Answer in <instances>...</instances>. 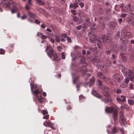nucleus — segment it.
Instances as JSON below:
<instances>
[{
	"label": "nucleus",
	"instance_id": "f257e3e1",
	"mask_svg": "<svg viewBox=\"0 0 134 134\" xmlns=\"http://www.w3.org/2000/svg\"><path fill=\"white\" fill-rule=\"evenodd\" d=\"M105 111L108 113H112L113 114V119L115 123H116L118 118V110L115 107H106Z\"/></svg>",
	"mask_w": 134,
	"mask_h": 134
},
{
	"label": "nucleus",
	"instance_id": "f03ea898",
	"mask_svg": "<svg viewBox=\"0 0 134 134\" xmlns=\"http://www.w3.org/2000/svg\"><path fill=\"white\" fill-rule=\"evenodd\" d=\"M47 53L48 55L50 58H51L52 55H53V60L54 61L58 60V56L56 53H53V50L51 48V46L47 45L45 50Z\"/></svg>",
	"mask_w": 134,
	"mask_h": 134
},
{
	"label": "nucleus",
	"instance_id": "7ed1b4c3",
	"mask_svg": "<svg viewBox=\"0 0 134 134\" xmlns=\"http://www.w3.org/2000/svg\"><path fill=\"white\" fill-rule=\"evenodd\" d=\"M120 7L121 10L124 12H126L128 11L133 12L134 11L133 7L131 5L130 3L128 4H127L122 3L120 5Z\"/></svg>",
	"mask_w": 134,
	"mask_h": 134
},
{
	"label": "nucleus",
	"instance_id": "20e7f679",
	"mask_svg": "<svg viewBox=\"0 0 134 134\" xmlns=\"http://www.w3.org/2000/svg\"><path fill=\"white\" fill-rule=\"evenodd\" d=\"M3 0V2H2V3H5L3 5V6L4 7L9 8L10 4L12 3V4L13 5H14V4H14V2L11 0H10L9 1V0ZM16 7L15 6H13V8L11 10V12L12 13H14L16 11Z\"/></svg>",
	"mask_w": 134,
	"mask_h": 134
},
{
	"label": "nucleus",
	"instance_id": "39448f33",
	"mask_svg": "<svg viewBox=\"0 0 134 134\" xmlns=\"http://www.w3.org/2000/svg\"><path fill=\"white\" fill-rule=\"evenodd\" d=\"M123 74L125 76H127L129 78L130 80L132 81H133V80L134 77V75H133L134 72L131 69L129 70L128 72V75L127 76V73L126 71H123Z\"/></svg>",
	"mask_w": 134,
	"mask_h": 134
},
{
	"label": "nucleus",
	"instance_id": "423d86ee",
	"mask_svg": "<svg viewBox=\"0 0 134 134\" xmlns=\"http://www.w3.org/2000/svg\"><path fill=\"white\" fill-rule=\"evenodd\" d=\"M88 35L90 37L89 40L91 42L94 43L97 40L96 36L94 34H92V32L88 33Z\"/></svg>",
	"mask_w": 134,
	"mask_h": 134
},
{
	"label": "nucleus",
	"instance_id": "0eeeda50",
	"mask_svg": "<svg viewBox=\"0 0 134 134\" xmlns=\"http://www.w3.org/2000/svg\"><path fill=\"white\" fill-rule=\"evenodd\" d=\"M83 68L82 67L81 68L80 70L82 72V76L84 77L85 78H86L87 77H88L90 76L91 75L89 74H87L86 72L87 71L86 70V68L84 66L83 67Z\"/></svg>",
	"mask_w": 134,
	"mask_h": 134
},
{
	"label": "nucleus",
	"instance_id": "6e6552de",
	"mask_svg": "<svg viewBox=\"0 0 134 134\" xmlns=\"http://www.w3.org/2000/svg\"><path fill=\"white\" fill-rule=\"evenodd\" d=\"M97 75L99 79H102L105 82L107 81L108 80V77L107 76H104L102 73L98 72L97 74Z\"/></svg>",
	"mask_w": 134,
	"mask_h": 134
},
{
	"label": "nucleus",
	"instance_id": "1a4fd4ad",
	"mask_svg": "<svg viewBox=\"0 0 134 134\" xmlns=\"http://www.w3.org/2000/svg\"><path fill=\"white\" fill-rule=\"evenodd\" d=\"M43 125L46 126H48L53 130L55 129V127H53V124L49 121H44L43 123Z\"/></svg>",
	"mask_w": 134,
	"mask_h": 134
},
{
	"label": "nucleus",
	"instance_id": "9d476101",
	"mask_svg": "<svg viewBox=\"0 0 134 134\" xmlns=\"http://www.w3.org/2000/svg\"><path fill=\"white\" fill-rule=\"evenodd\" d=\"M102 39L103 42L104 43L107 42L108 43H110L111 41L110 37L108 36L107 37L105 35L103 36Z\"/></svg>",
	"mask_w": 134,
	"mask_h": 134
},
{
	"label": "nucleus",
	"instance_id": "9b49d317",
	"mask_svg": "<svg viewBox=\"0 0 134 134\" xmlns=\"http://www.w3.org/2000/svg\"><path fill=\"white\" fill-rule=\"evenodd\" d=\"M114 77L116 81L119 82L122 79V76L118 74H116L114 75Z\"/></svg>",
	"mask_w": 134,
	"mask_h": 134
},
{
	"label": "nucleus",
	"instance_id": "f8f14e48",
	"mask_svg": "<svg viewBox=\"0 0 134 134\" xmlns=\"http://www.w3.org/2000/svg\"><path fill=\"white\" fill-rule=\"evenodd\" d=\"M104 91L103 94L104 95L105 97H108L109 95V89L108 87H104Z\"/></svg>",
	"mask_w": 134,
	"mask_h": 134
},
{
	"label": "nucleus",
	"instance_id": "ddd939ff",
	"mask_svg": "<svg viewBox=\"0 0 134 134\" xmlns=\"http://www.w3.org/2000/svg\"><path fill=\"white\" fill-rule=\"evenodd\" d=\"M30 86H31V92L32 93L35 95L36 98L37 96V95L39 93V91L38 90H35L34 92H33L32 91V88L33 87L34 85H32V84L31 83L30 84Z\"/></svg>",
	"mask_w": 134,
	"mask_h": 134
},
{
	"label": "nucleus",
	"instance_id": "4468645a",
	"mask_svg": "<svg viewBox=\"0 0 134 134\" xmlns=\"http://www.w3.org/2000/svg\"><path fill=\"white\" fill-rule=\"evenodd\" d=\"M109 25L110 27L113 29H115L117 26V23L115 22H109Z\"/></svg>",
	"mask_w": 134,
	"mask_h": 134
},
{
	"label": "nucleus",
	"instance_id": "2eb2a0df",
	"mask_svg": "<svg viewBox=\"0 0 134 134\" xmlns=\"http://www.w3.org/2000/svg\"><path fill=\"white\" fill-rule=\"evenodd\" d=\"M76 2L77 1V0H75ZM78 6V3L76 2V3L74 4L72 3H71L69 5V7L70 8H73L74 9H75L77 8Z\"/></svg>",
	"mask_w": 134,
	"mask_h": 134
},
{
	"label": "nucleus",
	"instance_id": "dca6fc26",
	"mask_svg": "<svg viewBox=\"0 0 134 134\" xmlns=\"http://www.w3.org/2000/svg\"><path fill=\"white\" fill-rule=\"evenodd\" d=\"M92 94L98 98H100L101 97V96L97 93L94 90H93L92 91Z\"/></svg>",
	"mask_w": 134,
	"mask_h": 134
},
{
	"label": "nucleus",
	"instance_id": "f3484780",
	"mask_svg": "<svg viewBox=\"0 0 134 134\" xmlns=\"http://www.w3.org/2000/svg\"><path fill=\"white\" fill-rule=\"evenodd\" d=\"M126 21L128 23L131 25L132 26H134V22L131 19H129V18H127Z\"/></svg>",
	"mask_w": 134,
	"mask_h": 134
},
{
	"label": "nucleus",
	"instance_id": "a211bd4d",
	"mask_svg": "<svg viewBox=\"0 0 134 134\" xmlns=\"http://www.w3.org/2000/svg\"><path fill=\"white\" fill-rule=\"evenodd\" d=\"M118 132V130L115 127H114L112 130L111 132H110V133L111 134H115ZM108 134H109L110 133L108 131Z\"/></svg>",
	"mask_w": 134,
	"mask_h": 134
},
{
	"label": "nucleus",
	"instance_id": "6ab92c4d",
	"mask_svg": "<svg viewBox=\"0 0 134 134\" xmlns=\"http://www.w3.org/2000/svg\"><path fill=\"white\" fill-rule=\"evenodd\" d=\"M94 77H92L91 79L90 80L89 86L90 87L92 85H93L94 83Z\"/></svg>",
	"mask_w": 134,
	"mask_h": 134
},
{
	"label": "nucleus",
	"instance_id": "aec40b11",
	"mask_svg": "<svg viewBox=\"0 0 134 134\" xmlns=\"http://www.w3.org/2000/svg\"><path fill=\"white\" fill-rule=\"evenodd\" d=\"M124 34L128 38H131L132 36L131 34L128 32H126Z\"/></svg>",
	"mask_w": 134,
	"mask_h": 134
},
{
	"label": "nucleus",
	"instance_id": "412c9836",
	"mask_svg": "<svg viewBox=\"0 0 134 134\" xmlns=\"http://www.w3.org/2000/svg\"><path fill=\"white\" fill-rule=\"evenodd\" d=\"M120 40L121 42H124L123 43H125V44L127 43L128 42L124 38V36L123 37H121L120 38Z\"/></svg>",
	"mask_w": 134,
	"mask_h": 134
},
{
	"label": "nucleus",
	"instance_id": "4be33fe9",
	"mask_svg": "<svg viewBox=\"0 0 134 134\" xmlns=\"http://www.w3.org/2000/svg\"><path fill=\"white\" fill-rule=\"evenodd\" d=\"M60 36L59 35H56L55 36V41L58 43H59L60 42Z\"/></svg>",
	"mask_w": 134,
	"mask_h": 134
},
{
	"label": "nucleus",
	"instance_id": "5701e85b",
	"mask_svg": "<svg viewBox=\"0 0 134 134\" xmlns=\"http://www.w3.org/2000/svg\"><path fill=\"white\" fill-rule=\"evenodd\" d=\"M121 56L122 59L124 62H125L126 60V57H125V55L123 53H122L121 54Z\"/></svg>",
	"mask_w": 134,
	"mask_h": 134
},
{
	"label": "nucleus",
	"instance_id": "b1692460",
	"mask_svg": "<svg viewBox=\"0 0 134 134\" xmlns=\"http://www.w3.org/2000/svg\"><path fill=\"white\" fill-rule=\"evenodd\" d=\"M129 17L127 18H129V19H133L134 18V15L132 13H130L129 14Z\"/></svg>",
	"mask_w": 134,
	"mask_h": 134
},
{
	"label": "nucleus",
	"instance_id": "393cba45",
	"mask_svg": "<svg viewBox=\"0 0 134 134\" xmlns=\"http://www.w3.org/2000/svg\"><path fill=\"white\" fill-rule=\"evenodd\" d=\"M112 51L114 52H116V51H115V48H113V50H112L111 49V50H110L109 51H107L106 52V54L107 55H109L110 54H111V52Z\"/></svg>",
	"mask_w": 134,
	"mask_h": 134
},
{
	"label": "nucleus",
	"instance_id": "a878e982",
	"mask_svg": "<svg viewBox=\"0 0 134 134\" xmlns=\"http://www.w3.org/2000/svg\"><path fill=\"white\" fill-rule=\"evenodd\" d=\"M120 119V120H121L122 124L124 125H125L126 123V119L124 118V117H123L122 116H121Z\"/></svg>",
	"mask_w": 134,
	"mask_h": 134
},
{
	"label": "nucleus",
	"instance_id": "bb28decb",
	"mask_svg": "<svg viewBox=\"0 0 134 134\" xmlns=\"http://www.w3.org/2000/svg\"><path fill=\"white\" fill-rule=\"evenodd\" d=\"M72 75V76L73 78V82L74 83H75L76 82L77 79L79 77L77 76H75H75H74L73 74Z\"/></svg>",
	"mask_w": 134,
	"mask_h": 134
},
{
	"label": "nucleus",
	"instance_id": "cd10ccee",
	"mask_svg": "<svg viewBox=\"0 0 134 134\" xmlns=\"http://www.w3.org/2000/svg\"><path fill=\"white\" fill-rule=\"evenodd\" d=\"M36 1L37 2L39 5H43L44 4V3L41 0H36Z\"/></svg>",
	"mask_w": 134,
	"mask_h": 134
},
{
	"label": "nucleus",
	"instance_id": "c85d7f7f",
	"mask_svg": "<svg viewBox=\"0 0 134 134\" xmlns=\"http://www.w3.org/2000/svg\"><path fill=\"white\" fill-rule=\"evenodd\" d=\"M28 15L31 18H33L34 16V15L33 13H31L30 12H28Z\"/></svg>",
	"mask_w": 134,
	"mask_h": 134
},
{
	"label": "nucleus",
	"instance_id": "c756f323",
	"mask_svg": "<svg viewBox=\"0 0 134 134\" xmlns=\"http://www.w3.org/2000/svg\"><path fill=\"white\" fill-rule=\"evenodd\" d=\"M43 97L41 96L38 97V100L40 102H43Z\"/></svg>",
	"mask_w": 134,
	"mask_h": 134
},
{
	"label": "nucleus",
	"instance_id": "7c9ffc66",
	"mask_svg": "<svg viewBox=\"0 0 134 134\" xmlns=\"http://www.w3.org/2000/svg\"><path fill=\"white\" fill-rule=\"evenodd\" d=\"M79 15L81 17H84V13L83 12L80 11L79 13Z\"/></svg>",
	"mask_w": 134,
	"mask_h": 134
},
{
	"label": "nucleus",
	"instance_id": "2f4dec72",
	"mask_svg": "<svg viewBox=\"0 0 134 134\" xmlns=\"http://www.w3.org/2000/svg\"><path fill=\"white\" fill-rule=\"evenodd\" d=\"M128 106L127 105H125L123 106H121V108L123 109H127L128 108Z\"/></svg>",
	"mask_w": 134,
	"mask_h": 134
},
{
	"label": "nucleus",
	"instance_id": "473e14b6",
	"mask_svg": "<svg viewBox=\"0 0 134 134\" xmlns=\"http://www.w3.org/2000/svg\"><path fill=\"white\" fill-rule=\"evenodd\" d=\"M120 96L121 98H122V101L123 102H125L126 100V97L123 95H121Z\"/></svg>",
	"mask_w": 134,
	"mask_h": 134
},
{
	"label": "nucleus",
	"instance_id": "72a5a7b5",
	"mask_svg": "<svg viewBox=\"0 0 134 134\" xmlns=\"http://www.w3.org/2000/svg\"><path fill=\"white\" fill-rule=\"evenodd\" d=\"M128 103L130 105H132L134 104L133 101L131 99L128 100Z\"/></svg>",
	"mask_w": 134,
	"mask_h": 134
},
{
	"label": "nucleus",
	"instance_id": "f704fd0d",
	"mask_svg": "<svg viewBox=\"0 0 134 134\" xmlns=\"http://www.w3.org/2000/svg\"><path fill=\"white\" fill-rule=\"evenodd\" d=\"M61 55L62 59H65V53L64 52H62L61 53Z\"/></svg>",
	"mask_w": 134,
	"mask_h": 134
},
{
	"label": "nucleus",
	"instance_id": "c9c22d12",
	"mask_svg": "<svg viewBox=\"0 0 134 134\" xmlns=\"http://www.w3.org/2000/svg\"><path fill=\"white\" fill-rule=\"evenodd\" d=\"M85 58L84 57H82L81 59V63H85Z\"/></svg>",
	"mask_w": 134,
	"mask_h": 134
},
{
	"label": "nucleus",
	"instance_id": "e433bc0d",
	"mask_svg": "<svg viewBox=\"0 0 134 134\" xmlns=\"http://www.w3.org/2000/svg\"><path fill=\"white\" fill-rule=\"evenodd\" d=\"M127 86V84H125L124 83H121V87L122 88L126 87Z\"/></svg>",
	"mask_w": 134,
	"mask_h": 134
},
{
	"label": "nucleus",
	"instance_id": "4c0bfd02",
	"mask_svg": "<svg viewBox=\"0 0 134 134\" xmlns=\"http://www.w3.org/2000/svg\"><path fill=\"white\" fill-rule=\"evenodd\" d=\"M111 101V99L110 98H107L106 100H104V102L105 103H107Z\"/></svg>",
	"mask_w": 134,
	"mask_h": 134
},
{
	"label": "nucleus",
	"instance_id": "58836bf2",
	"mask_svg": "<svg viewBox=\"0 0 134 134\" xmlns=\"http://www.w3.org/2000/svg\"><path fill=\"white\" fill-rule=\"evenodd\" d=\"M129 80V78L127 77L126 78L125 80V82L126 83V84H127L128 83Z\"/></svg>",
	"mask_w": 134,
	"mask_h": 134
},
{
	"label": "nucleus",
	"instance_id": "ea45409f",
	"mask_svg": "<svg viewBox=\"0 0 134 134\" xmlns=\"http://www.w3.org/2000/svg\"><path fill=\"white\" fill-rule=\"evenodd\" d=\"M49 41L51 43H54L55 42V41L53 39L50 38L49 37Z\"/></svg>",
	"mask_w": 134,
	"mask_h": 134
},
{
	"label": "nucleus",
	"instance_id": "a19ab883",
	"mask_svg": "<svg viewBox=\"0 0 134 134\" xmlns=\"http://www.w3.org/2000/svg\"><path fill=\"white\" fill-rule=\"evenodd\" d=\"M116 92L117 94H120L121 93V90L120 89H118L116 90Z\"/></svg>",
	"mask_w": 134,
	"mask_h": 134
},
{
	"label": "nucleus",
	"instance_id": "79ce46f5",
	"mask_svg": "<svg viewBox=\"0 0 134 134\" xmlns=\"http://www.w3.org/2000/svg\"><path fill=\"white\" fill-rule=\"evenodd\" d=\"M72 19L73 20L75 21H77L78 20L77 18L75 16H73L72 17Z\"/></svg>",
	"mask_w": 134,
	"mask_h": 134
},
{
	"label": "nucleus",
	"instance_id": "37998d69",
	"mask_svg": "<svg viewBox=\"0 0 134 134\" xmlns=\"http://www.w3.org/2000/svg\"><path fill=\"white\" fill-rule=\"evenodd\" d=\"M41 112L43 114H45L48 113L47 111L45 110H42L41 111Z\"/></svg>",
	"mask_w": 134,
	"mask_h": 134
},
{
	"label": "nucleus",
	"instance_id": "c03bdc74",
	"mask_svg": "<svg viewBox=\"0 0 134 134\" xmlns=\"http://www.w3.org/2000/svg\"><path fill=\"white\" fill-rule=\"evenodd\" d=\"M61 35L63 37L65 38L67 37V34L65 33L62 34H61Z\"/></svg>",
	"mask_w": 134,
	"mask_h": 134
},
{
	"label": "nucleus",
	"instance_id": "a18cd8bd",
	"mask_svg": "<svg viewBox=\"0 0 134 134\" xmlns=\"http://www.w3.org/2000/svg\"><path fill=\"white\" fill-rule=\"evenodd\" d=\"M66 39L67 41L69 42H71V38L69 37H67Z\"/></svg>",
	"mask_w": 134,
	"mask_h": 134
},
{
	"label": "nucleus",
	"instance_id": "49530a36",
	"mask_svg": "<svg viewBox=\"0 0 134 134\" xmlns=\"http://www.w3.org/2000/svg\"><path fill=\"white\" fill-rule=\"evenodd\" d=\"M4 50L3 49H0V54H3L4 52Z\"/></svg>",
	"mask_w": 134,
	"mask_h": 134
},
{
	"label": "nucleus",
	"instance_id": "de8ad7c7",
	"mask_svg": "<svg viewBox=\"0 0 134 134\" xmlns=\"http://www.w3.org/2000/svg\"><path fill=\"white\" fill-rule=\"evenodd\" d=\"M126 14L123 13L121 15L120 17L121 18H125L126 16Z\"/></svg>",
	"mask_w": 134,
	"mask_h": 134
},
{
	"label": "nucleus",
	"instance_id": "09e8293b",
	"mask_svg": "<svg viewBox=\"0 0 134 134\" xmlns=\"http://www.w3.org/2000/svg\"><path fill=\"white\" fill-rule=\"evenodd\" d=\"M47 37V36L46 35H42L41 36V38L42 39H46Z\"/></svg>",
	"mask_w": 134,
	"mask_h": 134
},
{
	"label": "nucleus",
	"instance_id": "8fccbe9b",
	"mask_svg": "<svg viewBox=\"0 0 134 134\" xmlns=\"http://www.w3.org/2000/svg\"><path fill=\"white\" fill-rule=\"evenodd\" d=\"M71 13H72L74 15H76V12L75 10H71Z\"/></svg>",
	"mask_w": 134,
	"mask_h": 134
},
{
	"label": "nucleus",
	"instance_id": "3c124183",
	"mask_svg": "<svg viewBox=\"0 0 134 134\" xmlns=\"http://www.w3.org/2000/svg\"><path fill=\"white\" fill-rule=\"evenodd\" d=\"M116 99L117 101H118L123 102L122 101V99H121L120 97H117L116 98Z\"/></svg>",
	"mask_w": 134,
	"mask_h": 134
},
{
	"label": "nucleus",
	"instance_id": "603ef678",
	"mask_svg": "<svg viewBox=\"0 0 134 134\" xmlns=\"http://www.w3.org/2000/svg\"><path fill=\"white\" fill-rule=\"evenodd\" d=\"M49 118V115H46L45 116L43 117V118L45 119H47Z\"/></svg>",
	"mask_w": 134,
	"mask_h": 134
},
{
	"label": "nucleus",
	"instance_id": "864d4df0",
	"mask_svg": "<svg viewBox=\"0 0 134 134\" xmlns=\"http://www.w3.org/2000/svg\"><path fill=\"white\" fill-rule=\"evenodd\" d=\"M79 100L80 102L81 101V99H84V97L82 95H80L79 96Z\"/></svg>",
	"mask_w": 134,
	"mask_h": 134
},
{
	"label": "nucleus",
	"instance_id": "5fc2aeb1",
	"mask_svg": "<svg viewBox=\"0 0 134 134\" xmlns=\"http://www.w3.org/2000/svg\"><path fill=\"white\" fill-rule=\"evenodd\" d=\"M25 8L26 10H28L30 9V8L29 6H27V4H26L25 6Z\"/></svg>",
	"mask_w": 134,
	"mask_h": 134
},
{
	"label": "nucleus",
	"instance_id": "6e6d98bb",
	"mask_svg": "<svg viewBox=\"0 0 134 134\" xmlns=\"http://www.w3.org/2000/svg\"><path fill=\"white\" fill-rule=\"evenodd\" d=\"M35 23L37 24H39L40 23V22L37 19H36L35 20Z\"/></svg>",
	"mask_w": 134,
	"mask_h": 134
},
{
	"label": "nucleus",
	"instance_id": "4d7b16f0",
	"mask_svg": "<svg viewBox=\"0 0 134 134\" xmlns=\"http://www.w3.org/2000/svg\"><path fill=\"white\" fill-rule=\"evenodd\" d=\"M28 4L29 5H31L32 4L31 2V0H28Z\"/></svg>",
	"mask_w": 134,
	"mask_h": 134
},
{
	"label": "nucleus",
	"instance_id": "13d9d810",
	"mask_svg": "<svg viewBox=\"0 0 134 134\" xmlns=\"http://www.w3.org/2000/svg\"><path fill=\"white\" fill-rule=\"evenodd\" d=\"M98 84L100 85H102V81L100 80H99L98 81Z\"/></svg>",
	"mask_w": 134,
	"mask_h": 134
},
{
	"label": "nucleus",
	"instance_id": "bf43d9fd",
	"mask_svg": "<svg viewBox=\"0 0 134 134\" xmlns=\"http://www.w3.org/2000/svg\"><path fill=\"white\" fill-rule=\"evenodd\" d=\"M26 15H24L22 16L21 17V19L22 20L25 19H26Z\"/></svg>",
	"mask_w": 134,
	"mask_h": 134
},
{
	"label": "nucleus",
	"instance_id": "052dcab7",
	"mask_svg": "<svg viewBox=\"0 0 134 134\" xmlns=\"http://www.w3.org/2000/svg\"><path fill=\"white\" fill-rule=\"evenodd\" d=\"M118 21L119 23L120 24L122 22V19L120 18L118 20Z\"/></svg>",
	"mask_w": 134,
	"mask_h": 134
},
{
	"label": "nucleus",
	"instance_id": "680f3d73",
	"mask_svg": "<svg viewBox=\"0 0 134 134\" xmlns=\"http://www.w3.org/2000/svg\"><path fill=\"white\" fill-rule=\"evenodd\" d=\"M60 40L62 42H64L65 41V38H61L60 39Z\"/></svg>",
	"mask_w": 134,
	"mask_h": 134
},
{
	"label": "nucleus",
	"instance_id": "e2e57ef3",
	"mask_svg": "<svg viewBox=\"0 0 134 134\" xmlns=\"http://www.w3.org/2000/svg\"><path fill=\"white\" fill-rule=\"evenodd\" d=\"M57 49L59 51H61L62 47L60 46H58L57 47Z\"/></svg>",
	"mask_w": 134,
	"mask_h": 134
},
{
	"label": "nucleus",
	"instance_id": "0e129e2a",
	"mask_svg": "<svg viewBox=\"0 0 134 134\" xmlns=\"http://www.w3.org/2000/svg\"><path fill=\"white\" fill-rule=\"evenodd\" d=\"M82 27V26L80 25V26H77L76 28L77 29H78L79 30H80L81 28Z\"/></svg>",
	"mask_w": 134,
	"mask_h": 134
},
{
	"label": "nucleus",
	"instance_id": "69168bd1",
	"mask_svg": "<svg viewBox=\"0 0 134 134\" xmlns=\"http://www.w3.org/2000/svg\"><path fill=\"white\" fill-rule=\"evenodd\" d=\"M80 47L77 46H75L74 47V49L75 50L76 49H80Z\"/></svg>",
	"mask_w": 134,
	"mask_h": 134
},
{
	"label": "nucleus",
	"instance_id": "338daca9",
	"mask_svg": "<svg viewBox=\"0 0 134 134\" xmlns=\"http://www.w3.org/2000/svg\"><path fill=\"white\" fill-rule=\"evenodd\" d=\"M41 27L42 29H44L46 27V26L43 24H42L41 25Z\"/></svg>",
	"mask_w": 134,
	"mask_h": 134
},
{
	"label": "nucleus",
	"instance_id": "774afa93",
	"mask_svg": "<svg viewBox=\"0 0 134 134\" xmlns=\"http://www.w3.org/2000/svg\"><path fill=\"white\" fill-rule=\"evenodd\" d=\"M133 85L131 83L129 85V87L130 89H132L133 87Z\"/></svg>",
	"mask_w": 134,
	"mask_h": 134
}]
</instances>
